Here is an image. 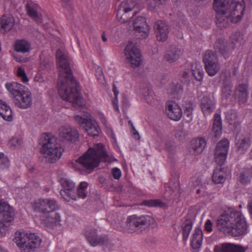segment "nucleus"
I'll return each mask as SVG.
<instances>
[{"mask_svg":"<svg viewBox=\"0 0 252 252\" xmlns=\"http://www.w3.org/2000/svg\"><path fill=\"white\" fill-rule=\"evenodd\" d=\"M231 90L229 87H224L222 90V94L225 97H227L230 94Z\"/></svg>","mask_w":252,"mask_h":252,"instance_id":"obj_56","label":"nucleus"},{"mask_svg":"<svg viewBox=\"0 0 252 252\" xmlns=\"http://www.w3.org/2000/svg\"><path fill=\"white\" fill-rule=\"evenodd\" d=\"M154 30L157 40L164 42L167 40L169 30L168 26L164 22L158 21L155 24Z\"/></svg>","mask_w":252,"mask_h":252,"instance_id":"obj_20","label":"nucleus"},{"mask_svg":"<svg viewBox=\"0 0 252 252\" xmlns=\"http://www.w3.org/2000/svg\"><path fill=\"white\" fill-rule=\"evenodd\" d=\"M60 183L62 187L60 193L64 200H76L74 183L70 179L63 178L60 180Z\"/></svg>","mask_w":252,"mask_h":252,"instance_id":"obj_15","label":"nucleus"},{"mask_svg":"<svg viewBox=\"0 0 252 252\" xmlns=\"http://www.w3.org/2000/svg\"><path fill=\"white\" fill-rule=\"evenodd\" d=\"M142 204L148 207H162L164 205V204L158 199L145 200L142 202Z\"/></svg>","mask_w":252,"mask_h":252,"instance_id":"obj_42","label":"nucleus"},{"mask_svg":"<svg viewBox=\"0 0 252 252\" xmlns=\"http://www.w3.org/2000/svg\"><path fill=\"white\" fill-rule=\"evenodd\" d=\"M75 120L89 135L98 136L100 134L101 129L97 122L91 115H88L86 118L76 115Z\"/></svg>","mask_w":252,"mask_h":252,"instance_id":"obj_10","label":"nucleus"},{"mask_svg":"<svg viewBox=\"0 0 252 252\" xmlns=\"http://www.w3.org/2000/svg\"><path fill=\"white\" fill-rule=\"evenodd\" d=\"M41 152L49 162H54L60 159L62 155V149L56 138L50 134L42 135Z\"/></svg>","mask_w":252,"mask_h":252,"instance_id":"obj_8","label":"nucleus"},{"mask_svg":"<svg viewBox=\"0 0 252 252\" xmlns=\"http://www.w3.org/2000/svg\"><path fill=\"white\" fill-rule=\"evenodd\" d=\"M182 92V87L181 85H177L173 91L174 93L180 94Z\"/></svg>","mask_w":252,"mask_h":252,"instance_id":"obj_58","label":"nucleus"},{"mask_svg":"<svg viewBox=\"0 0 252 252\" xmlns=\"http://www.w3.org/2000/svg\"><path fill=\"white\" fill-rule=\"evenodd\" d=\"M235 145L240 153H244L250 148L251 140L244 135H238L236 137Z\"/></svg>","mask_w":252,"mask_h":252,"instance_id":"obj_27","label":"nucleus"},{"mask_svg":"<svg viewBox=\"0 0 252 252\" xmlns=\"http://www.w3.org/2000/svg\"><path fill=\"white\" fill-rule=\"evenodd\" d=\"M166 111L168 117L171 120L178 121L182 117L183 113L179 105L174 102H168L166 104Z\"/></svg>","mask_w":252,"mask_h":252,"instance_id":"obj_21","label":"nucleus"},{"mask_svg":"<svg viewBox=\"0 0 252 252\" xmlns=\"http://www.w3.org/2000/svg\"><path fill=\"white\" fill-rule=\"evenodd\" d=\"M191 186L196 189V192L197 194H203L205 191V188L199 179H195L192 180Z\"/></svg>","mask_w":252,"mask_h":252,"instance_id":"obj_40","label":"nucleus"},{"mask_svg":"<svg viewBox=\"0 0 252 252\" xmlns=\"http://www.w3.org/2000/svg\"><path fill=\"white\" fill-rule=\"evenodd\" d=\"M191 71L195 79L201 81L203 77L204 71L202 65L200 63H195L192 65Z\"/></svg>","mask_w":252,"mask_h":252,"instance_id":"obj_37","label":"nucleus"},{"mask_svg":"<svg viewBox=\"0 0 252 252\" xmlns=\"http://www.w3.org/2000/svg\"><path fill=\"white\" fill-rule=\"evenodd\" d=\"M12 240L21 252H34L40 247L42 242L41 239L34 233L19 231L14 233Z\"/></svg>","mask_w":252,"mask_h":252,"instance_id":"obj_7","label":"nucleus"},{"mask_svg":"<svg viewBox=\"0 0 252 252\" xmlns=\"http://www.w3.org/2000/svg\"><path fill=\"white\" fill-rule=\"evenodd\" d=\"M236 95L240 103H245L248 96L247 85L245 84L240 85L236 90Z\"/></svg>","mask_w":252,"mask_h":252,"instance_id":"obj_33","label":"nucleus"},{"mask_svg":"<svg viewBox=\"0 0 252 252\" xmlns=\"http://www.w3.org/2000/svg\"><path fill=\"white\" fill-rule=\"evenodd\" d=\"M201 109L205 116L211 114L215 108V102L214 99L209 96H204L200 103Z\"/></svg>","mask_w":252,"mask_h":252,"instance_id":"obj_26","label":"nucleus"},{"mask_svg":"<svg viewBox=\"0 0 252 252\" xmlns=\"http://www.w3.org/2000/svg\"><path fill=\"white\" fill-rule=\"evenodd\" d=\"M113 91H114V94H115V97L117 98V96H118V94H119V92H118V91L116 90V88H113Z\"/></svg>","mask_w":252,"mask_h":252,"instance_id":"obj_64","label":"nucleus"},{"mask_svg":"<svg viewBox=\"0 0 252 252\" xmlns=\"http://www.w3.org/2000/svg\"><path fill=\"white\" fill-rule=\"evenodd\" d=\"M109 158L101 143L94 144L73 163V168L81 171L84 169L93 170L101 161H108Z\"/></svg>","mask_w":252,"mask_h":252,"instance_id":"obj_4","label":"nucleus"},{"mask_svg":"<svg viewBox=\"0 0 252 252\" xmlns=\"http://www.w3.org/2000/svg\"><path fill=\"white\" fill-rule=\"evenodd\" d=\"M212 132L213 135L217 138H220L222 134V126L220 116L216 114L214 115V120L213 125Z\"/></svg>","mask_w":252,"mask_h":252,"instance_id":"obj_31","label":"nucleus"},{"mask_svg":"<svg viewBox=\"0 0 252 252\" xmlns=\"http://www.w3.org/2000/svg\"><path fill=\"white\" fill-rule=\"evenodd\" d=\"M248 208L250 213L252 215V198L249 201Z\"/></svg>","mask_w":252,"mask_h":252,"instance_id":"obj_59","label":"nucleus"},{"mask_svg":"<svg viewBox=\"0 0 252 252\" xmlns=\"http://www.w3.org/2000/svg\"><path fill=\"white\" fill-rule=\"evenodd\" d=\"M89 192L88 184L86 182H82L78 187V195L80 198H85Z\"/></svg>","mask_w":252,"mask_h":252,"instance_id":"obj_38","label":"nucleus"},{"mask_svg":"<svg viewBox=\"0 0 252 252\" xmlns=\"http://www.w3.org/2000/svg\"><path fill=\"white\" fill-rule=\"evenodd\" d=\"M57 65L59 70L58 92L60 97L78 109L85 105V101L77 88V83L71 72L67 57L64 51L56 52Z\"/></svg>","mask_w":252,"mask_h":252,"instance_id":"obj_1","label":"nucleus"},{"mask_svg":"<svg viewBox=\"0 0 252 252\" xmlns=\"http://www.w3.org/2000/svg\"><path fill=\"white\" fill-rule=\"evenodd\" d=\"M157 4H163L167 0H153Z\"/></svg>","mask_w":252,"mask_h":252,"instance_id":"obj_62","label":"nucleus"},{"mask_svg":"<svg viewBox=\"0 0 252 252\" xmlns=\"http://www.w3.org/2000/svg\"><path fill=\"white\" fill-rule=\"evenodd\" d=\"M85 235L88 242L93 247L103 244V238L101 236H97L96 230L94 228H89L86 229L85 232Z\"/></svg>","mask_w":252,"mask_h":252,"instance_id":"obj_23","label":"nucleus"},{"mask_svg":"<svg viewBox=\"0 0 252 252\" xmlns=\"http://www.w3.org/2000/svg\"><path fill=\"white\" fill-rule=\"evenodd\" d=\"M217 225L224 234L234 237L244 235L249 231L245 217L234 208L228 209L220 216Z\"/></svg>","mask_w":252,"mask_h":252,"instance_id":"obj_3","label":"nucleus"},{"mask_svg":"<svg viewBox=\"0 0 252 252\" xmlns=\"http://www.w3.org/2000/svg\"><path fill=\"white\" fill-rule=\"evenodd\" d=\"M135 6V4L133 2L123 1L117 12L118 20L122 23L129 22L135 14V12H132Z\"/></svg>","mask_w":252,"mask_h":252,"instance_id":"obj_13","label":"nucleus"},{"mask_svg":"<svg viewBox=\"0 0 252 252\" xmlns=\"http://www.w3.org/2000/svg\"><path fill=\"white\" fill-rule=\"evenodd\" d=\"M34 80L35 82H40L42 81L43 79L40 74H37L34 77Z\"/></svg>","mask_w":252,"mask_h":252,"instance_id":"obj_60","label":"nucleus"},{"mask_svg":"<svg viewBox=\"0 0 252 252\" xmlns=\"http://www.w3.org/2000/svg\"><path fill=\"white\" fill-rule=\"evenodd\" d=\"M0 213L3 216L0 222V230L2 232L10 225L14 220V213L13 208L2 199H0Z\"/></svg>","mask_w":252,"mask_h":252,"instance_id":"obj_12","label":"nucleus"},{"mask_svg":"<svg viewBox=\"0 0 252 252\" xmlns=\"http://www.w3.org/2000/svg\"><path fill=\"white\" fill-rule=\"evenodd\" d=\"M221 252H245L246 249L240 245L225 243L221 246Z\"/></svg>","mask_w":252,"mask_h":252,"instance_id":"obj_35","label":"nucleus"},{"mask_svg":"<svg viewBox=\"0 0 252 252\" xmlns=\"http://www.w3.org/2000/svg\"><path fill=\"white\" fill-rule=\"evenodd\" d=\"M192 227V225L190 221L187 220L183 226V234L184 237H188Z\"/></svg>","mask_w":252,"mask_h":252,"instance_id":"obj_49","label":"nucleus"},{"mask_svg":"<svg viewBox=\"0 0 252 252\" xmlns=\"http://www.w3.org/2000/svg\"><path fill=\"white\" fill-rule=\"evenodd\" d=\"M13 57L15 60L19 63H26L29 61V58L23 57L18 54H13Z\"/></svg>","mask_w":252,"mask_h":252,"instance_id":"obj_51","label":"nucleus"},{"mask_svg":"<svg viewBox=\"0 0 252 252\" xmlns=\"http://www.w3.org/2000/svg\"><path fill=\"white\" fill-rule=\"evenodd\" d=\"M252 176V173L251 169H246L242 172L240 175L239 180L244 184H247L250 182Z\"/></svg>","mask_w":252,"mask_h":252,"instance_id":"obj_39","label":"nucleus"},{"mask_svg":"<svg viewBox=\"0 0 252 252\" xmlns=\"http://www.w3.org/2000/svg\"><path fill=\"white\" fill-rule=\"evenodd\" d=\"M155 220L150 216L137 217L135 215L129 216L126 221V230L129 233H133L143 226L153 225Z\"/></svg>","mask_w":252,"mask_h":252,"instance_id":"obj_9","label":"nucleus"},{"mask_svg":"<svg viewBox=\"0 0 252 252\" xmlns=\"http://www.w3.org/2000/svg\"><path fill=\"white\" fill-rule=\"evenodd\" d=\"M113 104L114 109L116 111L119 112V106H118L117 100H114L113 102Z\"/></svg>","mask_w":252,"mask_h":252,"instance_id":"obj_61","label":"nucleus"},{"mask_svg":"<svg viewBox=\"0 0 252 252\" xmlns=\"http://www.w3.org/2000/svg\"><path fill=\"white\" fill-rule=\"evenodd\" d=\"M143 95L148 103L153 104L155 103V100L154 98V94L152 91L148 89H146L145 92L143 93Z\"/></svg>","mask_w":252,"mask_h":252,"instance_id":"obj_45","label":"nucleus"},{"mask_svg":"<svg viewBox=\"0 0 252 252\" xmlns=\"http://www.w3.org/2000/svg\"><path fill=\"white\" fill-rule=\"evenodd\" d=\"M134 29L137 36L141 38L147 37L150 32V28L144 17H137L132 23Z\"/></svg>","mask_w":252,"mask_h":252,"instance_id":"obj_18","label":"nucleus"},{"mask_svg":"<svg viewBox=\"0 0 252 252\" xmlns=\"http://www.w3.org/2000/svg\"><path fill=\"white\" fill-rule=\"evenodd\" d=\"M58 133L59 137L64 141L73 142L79 138L78 130L67 124L61 126Z\"/></svg>","mask_w":252,"mask_h":252,"instance_id":"obj_17","label":"nucleus"},{"mask_svg":"<svg viewBox=\"0 0 252 252\" xmlns=\"http://www.w3.org/2000/svg\"><path fill=\"white\" fill-rule=\"evenodd\" d=\"M193 110L192 106L189 105V106L186 107V109L185 110V114L187 115V116L189 118H191L192 115V111Z\"/></svg>","mask_w":252,"mask_h":252,"instance_id":"obj_55","label":"nucleus"},{"mask_svg":"<svg viewBox=\"0 0 252 252\" xmlns=\"http://www.w3.org/2000/svg\"><path fill=\"white\" fill-rule=\"evenodd\" d=\"M124 52L126 62L131 66L135 67L141 64V53L135 42H128L125 48Z\"/></svg>","mask_w":252,"mask_h":252,"instance_id":"obj_11","label":"nucleus"},{"mask_svg":"<svg viewBox=\"0 0 252 252\" xmlns=\"http://www.w3.org/2000/svg\"><path fill=\"white\" fill-rule=\"evenodd\" d=\"M109 158L101 143L94 144L73 163V168L81 171L84 169L93 170L101 161H108Z\"/></svg>","mask_w":252,"mask_h":252,"instance_id":"obj_5","label":"nucleus"},{"mask_svg":"<svg viewBox=\"0 0 252 252\" xmlns=\"http://www.w3.org/2000/svg\"><path fill=\"white\" fill-rule=\"evenodd\" d=\"M57 208L56 201L51 198H39L33 204V210L39 214L35 215L36 219L48 227H52L60 222L59 214L55 212Z\"/></svg>","mask_w":252,"mask_h":252,"instance_id":"obj_6","label":"nucleus"},{"mask_svg":"<svg viewBox=\"0 0 252 252\" xmlns=\"http://www.w3.org/2000/svg\"><path fill=\"white\" fill-rule=\"evenodd\" d=\"M182 54L183 52L181 49L175 46H172L166 50L164 55V59L167 62L172 63L178 61Z\"/></svg>","mask_w":252,"mask_h":252,"instance_id":"obj_25","label":"nucleus"},{"mask_svg":"<svg viewBox=\"0 0 252 252\" xmlns=\"http://www.w3.org/2000/svg\"><path fill=\"white\" fill-rule=\"evenodd\" d=\"M227 43L223 39H219L216 42L215 48L216 50H218L222 54H224L226 51Z\"/></svg>","mask_w":252,"mask_h":252,"instance_id":"obj_43","label":"nucleus"},{"mask_svg":"<svg viewBox=\"0 0 252 252\" xmlns=\"http://www.w3.org/2000/svg\"><path fill=\"white\" fill-rule=\"evenodd\" d=\"M14 50L17 52L27 53L31 50V45L29 41L24 39L16 40L13 45Z\"/></svg>","mask_w":252,"mask_h":252,"instance_id":"obj_30","label":"nucleus"},{"mask_svg":"<svg viewBox=\"0 0 252 252\" xmlns=\"http://www.w3.org/2000/svg\"><path fill=\"white\" fill-rule=\"evenodd\" d=\"M15 21L10 15H5L0 18V25L5 31H10L14 26Z\"/></svg>","mask_w":252,"mask_h":252,"instance_id":"obj_34","label":"nucleus"},{"mask_svg":"<svg viewBox=\"0 0 252 252\" xmlns=\"http://www.w3.org/2000/svg\"><path fill=\"white\" fill-rule=\"evenodd\" d=\"M10 166V161L8 158L2 153L0 152V170L7 169Z\"/></svg>","mask_w":252,"mask_h":252,"instance_id":"obj_41","label":"nucleus"},{"mask_svg":"<svg viewBox=\"0 0 252 252\" xmlns=\"http://www.w3.org/2000/svg\"><path fill=\"white\" fill-rule=\"evenodd\" d=\"M206 145V141L203 138H197L191 141V147L195 154H199L204 150Z\"/></svg>","mask_w":252,"mask_h":252,"instance_id":"obj_36","label":"nucleus"},{"mask_svg":"<svg viewBox=\"0 0 252 252\" xmlns=\"http://www.w3.org/2000/svg\"><path fill=\"white\" fill-rule=\"evenodd\" d=\"M32 102V94L27 88L24 90L15 98V105L22 109L29 108Z\"/></svg>","mask_w":252,"mask_h":252,"instance_id":"obj_19","label":"nucleus"},{"mask_svg":"<svg viewBox=\"0 0 252 252\" xmlns=\"http://www.w3.org/2000/svg\"><path fill=\"white\" fill-rule=\"evenodd\" d=\"M98 118L100 120L101 123L105 126L106 132L108 133V134L111 136H112L113 135V132L111 129V127L108 125L104 115L102 113H99L98 114Z\"/></svg>","mask_w":252,"mask_h":252,"instance_id":"obj_44","label":"nucleus"},{"mask_svg":"<svg viewBox=\"0 0 252 252\" xmlns=\"http://www.w3.org/2000/svg\"><path fill=\"white\" fill-rule=\"evenodd\" d=\"M5 87L7 91L13 95L14 98L26 89L24 86L16 82H7L5 84Z\"/></svg>","mask_w":252,"mask_h":252,"instance_id":"obj_28","label":"nucleus"},{"mask_svg":"<svg viewBox=\"0 0 252 252\" xmlns=\"http://www.w3.org/2000/svg\"><path fill=\"white\" fill-rule=\"evenodd\" d=\"M112 174L113 177L116 179H119L122 175L121 170L118 168H114L112 170Z\"/></svg>","mask_w":252,"mask_h":252,"instance_id":"obj_52","label":"nucleus"},{"mask_svg":"<svg viewBox=\"0 0 252 252\" xmlns=\"http://www.w3.org/2000/svg\"><path fill=\"white\" fill-rule=\"evenodd\" d=\"M204 229L208 232H210L213 231V223L211 220H207L205 221L204 224Z\"/></svg>","mask_w":252,"mask_h":252,"instance_id":"obj_53","label":"nucleus"},{"mask_svg":"<svg viewBox=\"0 0 252 252\" xmlns=\"http://www.w3.org/2000/svg\"><path fill=\"white\" fill-rule=\"evenodd\" d=\"M40 7L34 3H29L27 5V12L29 16L38 23L41 22V16L39 13Z\"/></svg>","mask_w":252,"mask_h":252,"instance_id":"obj_29","label":"nucleus"},{"mask_svg":"<svg viewBox=\"0 0 252 252\" xmlns=\"http://www.w3.org/2000/svg\"><path fill=\"white\" fill-rule=\"evenodd\" d=\"M226 119L230 124H232L233 121L236 118V114L233 111H228L225 113Z\"/></svg>","mask_w":252,"mask_h":252,"instance_id":"obj_50","label":"nucleus"},{"mask_svg":"<svg viewBox=\"0 0 252 252\" xmlns=\"http://www.w3.org/2000/svg\"><path fill=\"white\" fill-rule=\"evenodd\" d=\"M230 39L233 43L241 44L243 41V36L240 32H236L231 35Z\"/></svg>","mask_w":252,"mask_h":252,"instance_id":"obj_48","label":"nucleus"},{"mask_svg":"<svg viewBox=\"0 0 252 252\" xmlns=\"http://www.w3.org/2000/svg\"><path fill=\"white\" fill-rule=\"evenodd\" d=\"M25 189L23 188H17L13 191V194L17 197H22L25 192Z\"/></svg>","mask_w":252,"mask_h":252,"instance_id":"obj_54","label":"nucleus"},{"mask_svg":"<svg viewBox=\"0 0 252 252\" xmlns=\"http://www.w3.org/2000/svg\"><path fill=\"white\" fill-rule=\"evenodd\" d=\"M226 177V173L224 169L217 168L213 173L212 180L216 184H222L225 181Z\"/></svg>","mask_w":252,"mask_h":252,"instance_id":"obj_32","label":"nucleus"},{"mask_svg":"<svg viewBox=\"0 0 252 252\" xmlns=\"http://www.w3.org/2000/svg\"><path fill=\"white\" fill-rule=\"evenodd\" d=\"M11 122L13 120V113L10 106L5 101L0 100V120Z\"/></svg>","mask_w":252,"mask_h":252,"instance_id":"obj_24","label":"nucleus"},{"mask_svg":"<svg viewBox=\"0 0 252 252\" xmlns=\"http://www.w3.org/2000/svg\"><path fill=\"white\" fill-rule=\"evenodd\" d=\"M22 143V138L19 136H15L13 137L9 142L10 147L14 148H18L21 146Z\"/></svg>","mask_w":252,"mask_h":252,"instance_id":"obj_47","label":"nucleus"},{"mask_svg":"<svg viewBox=\"0 0 252 252\" xmlns=\"http://www.w3.org/2000/svg\"><path fill=\"white\" fill-rule=\"evenodd\" d=\"M16 75L24 83H27L29 82V79L25 70L21 67H18L16 70Z\"/></svg>","mask_w":252,"mask_h":252,"instance_id":"obj_46","label":"nucleus"},{"mask_svg":"<svg viewBox=\"0 0 252 252\" xmlns=\"http://www.w3.org/2000/svg\"><path fill=\"white\" fill-rule=\"evenodd\" d=\"M229 148L227 139H222L217 145L215 153V159L219 165L223 164L226 158Z\"/></svg>","mask_w":252,"mask_h":252,"instance_id":"obj_16","label":"nucleus"},{"mask_svg":"<svg viewBox=\"0 0 252 252\" xmlns=\"http://www.w3.org/2000/svg\"><path fill=\"white\" fill-rule=\"evenodd\" d=\"M202 240L203 233L201 229L199 227L195 228L190 238L191 246L195 252H198L200 249Z\"/></svg>","mask_w":252,"mask_h":252,"instance_id":"obj_22","label":"nucleus"},{"mask_svg":"<svg viewBox=\"0 0 252 252\" xmlns=\"http://www.w3.org/2000/svg\"><path fill=\"white\" fill-rule=\"evenodd\" d=\"M189 73V70H185V71L183 72L182 75L184 78H186L188 77Z\"/></svg>","mask_w":252,"mask_h":252,"instance_id":"obj_63","label":"nucleus"},{"mask_svg":"<svg viewBox=\"0 0 252 252\" xmlns=\"http://www.w3.org/2000/svg\"><path fill=\"white\" fill-rule=\"evenodd\" d=\"M214 0L213 8L216 12L217 23L220 27H226L230 23L239 22L245 9L244 0Z\"/></svg>","mask_w":252,"mask_h":252,"instance_id":"obj_2","label":"nucleus"},{"mask_svg":"<svg viewBox=\"0 0 252 252\" xmlns=\"http://www.w3.org/2000/svg\"><path fill=\"white\" fill-rule=\"evenodd\" d=\"M131 132L133 136V138L136 140H139L140 138L139 133L135 130L133 126Z\"/></svg>","mask_w":252,"mask_h":252,"instance_id":"obj_57","label":"nucleus"},{"mask_svg":"<svg viewBox=\"0 0 252 252\" xmlns=\"http://www.w3.org/2000/svg\"><path fill=\"white\" fill-rule=\"evenodd\" d=\"M203 62L206 71L209 75L214 76L220 69L217 56L211 51H206L204 54Z\"/></svg>","mask_w":252,"mask_h":252,"instance_id":"obj_14","label":"nucleus"}]
</instances>
